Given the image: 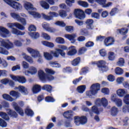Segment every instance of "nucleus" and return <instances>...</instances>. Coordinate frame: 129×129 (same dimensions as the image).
Instances as JSON below:
<instances>
[{
    "label": "nucleus",
    "instance_id": "obj_13",
    "mask_svg": "<svg viewBox=\"0 0 129 129\" xmlns=\"http://www.w3.org/2000/svg\"><path fill=\"white\" fill-rule=\"evenodd\" d=\"M10 34H11V32L9 30L4 27H0V36H1V37H3V38H7L8 35H10Z\"/></svg>",
    "mask_w": 129,
    "mask_h": 129
},
{
    "label": "nucleus",
    "instance_id": "obj_54",
    "mask_svg": "<svg viewBox=\"0 0 129 129\" xmlns=\"http://www.w3.org/2000/svg\"><path fill=\"white\" fill-rule=\"evenodd\" d=\"M24 58L25 59V60H26V61H27V62H29V63H32L33 62V58H32L31 56H29L27 55H25L24 56Z\"/></svg>",
    "mask_w": 129,
    "mask_h": 129
},
{
    "label": "nucleus",
    "instance_id": "obj_47",
    "mask_svg": "<svg viewBox=\"0 0 129 129\" xmlns=\"http://www.w3.org/2000/svg\"><path fill=\"white\" fill-rule=\"evenodd\" d=\"M80 62V57H77L72 61V64L73 65V66H77L78 64H79Z\"/></svg>",
    "mask_w": 129,
    "mask_h": 129
},
{
    "label": "nucleus",
    "instance_id": "obj_51",
    "mask_svg": "<svg viewBox=\"0 0 129 129\" xmlns=\"http://www.w3.org/2000/svg\"><path fill=\"white\" fill-rule=\"evenodd\" d=\"M96 94L95 92L93 91L91 89L90 91L86 92V95L89 96V97H91L92 95H95Z\"/></svg>",
    "mask_w": 129,
    "mask_h": 129
},
{
    "label": "nucleus",
    "instance_id": "obj_52",
    "mask_svg": "<svg viewBox=\"0 0 129 129\" xmlns=\"http://www.w3.org/2000/svg\"><path fill=\"white\" fill-rule=\"evenodd\" d=\"M24 58L25 59V60H26V61H27V62H29V63H32L33 62V58H32L31 56H29L27 55H25L24 56Z\"/></svg>",
    "mask_w": 129,
    "mask_h": 129
},
{
    "label": "nucleus",
    "instance_id": "obj_11",
    "mask_svg": "<svg viewBox=\"0 0 129 129\" xmlns=\"http://www.w3.org/2000/svg\"><path fill=\"white\" fill-rule=\"evenodd\" d=\"M11 77L13 80H14V81H18L20 83H26L27 82V80L26 79V78L23 76H16L14 75H11Z\"/></svg>",
    "mask_w": 129,
    "mask_h": 129
},
{
    "label": "nucleus",
    "instance_id": "obj_38",
    "mask_svg": "<svg viewBox=\"0 0 129 129\" xmlns=\"http://www.w3.org/2000/svg\"><path fill=\"white\" fill-rule=\"evenodd\" d=\"M30 74L31 75H35L37 72H38V71L37 70V68L34 67H30V68L29 69Z\"/></svg>",
    "mask_w": 129,
    "mask_h": 129
},
{
    "label": "nucleus",
    "instance_id": "obj_2",
    "mask_svg": "<svg viewBox=\"0 0 129 129\" xmlns=\"http://www.w3.org/2000/svg\"><path fill=\"white\" fill-rule=\"evenodd\" d=\"M38 76L39 79L41 80V81H52V80H54V77L53 76H47L42 70H39L38 71Z\"/></svg>",
    "mask_w": 129,
    "mask_h": 129
},
{
    "label": "nucleus",
    "instance_id": "obj_62",
    "mask_svg": "<svg viewBox=\"0 0 129 129\" xmlns=\"http://www.w3.org/2000/svg\"><path fill=\"white\" fill-rule=\"evenodd\" d=\"M45 101L47 102H54L55 99L52 97L48 96L45 98Z\"/></svg>",
    "mask_w": 129,
    "mask_h": 129
},
{
    "label": "nucleus",
    "instance_id": "obj_33",
    "mask_svg": "<svg viewBox=\"0 0 129 129\" xmlns=\"http://www.w3.org/2000/svg\"><path fill=\"white\" fill-rule=\"evenodd\" d=\"M103 109L99 110L96 105H94L92 107V111L95 113V114H99L100 111H102Z\"/></svg>",
    "mask_w": 129,
    "mask_h": 129
},
{
    "label": "nucleus",
    "instance_id": "obj_43",
    "mask_svg": "<svg viewBox=\"0 0 129 129\" xmlns=\"http://www.w3.org/2000/svg\"><path fill=\"white\" fill-rule=\"evenodd\" d=\"M115 74L117 75H121L123 74V70L121 68L118 67L115 69Z\"/></svg>",
    "mask_w": 129,
    "mask_h": 129
},
{
    "label": "nucleus",
    "instance_id": "obj_57",
    "mask_svg": "<svg viewBox=\"0 0 129 129\" xmlns=\"http://www.w3.org/2000/svg\"><path fill=\"white\" fill-rule=\"evenodd\" d=\"M91 17L94 19L99 20V18L100 17V15H99V14H98V13L94 12L92 13Z\"/></svg>",
    "mask_w": 129,
    "mask_h": 129
},
{
    "label": "nucleus",
    "instance_id": "obj_37",
    "mask_svg": "<svg viewBox=\"0 0 129 129\" xmlns=\"http://www.w3.org/2000/svg\"><path fill=\"white\" fill-rule=\"evenodd\" d=\"M42 44L44 45V46H46V47H49V48H53L54 46V43L52 42H49L47 41H43Z\"/></svg>",
    "mask_w": 129,
    "mask_h": 129
},
{
    "label": "nucleus",
    "instance_id": "obj_34",
    "mask_svg": "<svg viewBox=\"0 0 129 129\" xmlns=\"http://www.w3.org/2000/svg\"><path fill=\"white\" fill-rule=\"evenodd\" d=\"M86 89V86L82 85L78 87L77 90L79 93H83V92L85 91Z\"/></svg>",
    "mask_w": 129,
    "mask_h": 129
},
{
    "label": "nucleus",
    "instance_id": "obj_3",
    "mask_svg": "<svg viewBox=\"0 0 129 129\" xmlns=\"http://www.w3.org/2000/svg\"><path fill=\"white\" fill-rule=\"evenodd\" d=\"M75 123L76 125H80V124H85L87 123V117L85 116H75L74 117Z\"/></svg>",
    "mask_w": 129,
    "mask_h": 129
},
{
    "label": "nucleus",
    "instance_id": "obj_8",
    "mask_svg": "<svg viewBox=\"0 0 129 129\" xmlns=\"http://www.w3.org/2000/svg\"><path fill=\"white\" fill-rule=\"evenodd\" d=\"M106 62L104 60H100L97 63V66L99 67L100 71L102 72H106L108 70V67L105 65Z\"/></svg>",
    "mask_w": 129,
    "mask_h": 129
},
{
    "label": "nucleus",
    "instance_id": "obj_16",
    "mask_svg": "<svg viewBox=\"0 0 129 129\" xmlns=\"http://www.w3.org/2000/svg\"><path fill=\"white\" fill-rule=\"evenodd\" d=\"M10 29H12L11 32L14 35H16L17 36H24L25 34H26V32H22L17 28H15L14 27L10 28Z\"/></svg>",
    "mask_w": 129,
    "mask_h": 129
},
{
    "label": "nucleus",
    "instance_id": "obj_6",
    "mask_svg": "<svg viewBox=\"0 0 129 129\" xmlns=\"http://www.w3.org/2000/svg\"><path fill=\"white\" fill-rule=\"evenodd\" d=\"M48 15H49V16H47L45 14H44V13L41 14V16L43 19L47 20V21H51V20H53V18H57L59 16L58 13L54 12H50L48 13Z\"/></svg>",
    "mask_w": 129,
    "mask_h": 129
},
{
    "label": "nucleus",
    "instance_id": "obj_53",
    "mask_svg": "<svg viewBox=\"0 0 129 129\" xmlns=\"http://www.w3.org/2000/svg\"><path fill=\"white\" fill-rule=\"evenodd\" d=\"M24 58L25 59V60H26V61H27V62H29V63H32L33 62V58H32L31 56H29L27 55H25L24 56Z\"/></svg>",
    "mask_w": 129,
    "mask_h": 129
},
{
    "label": "nucleus",
    "instance_id": "obj_56",
    "mask_svg": "<svg viewBox=\"0 0 129 129\" xmlns=\"http://www.w3.org/2000/svg\"><path fill=\"white\" fill-rule=\"evenodd\" d=\"M58 15L61 18H66V17H67V14H66V12L63 10H60L58 12Z\"/></svg>",
    "mask_w": 129,
    "mask_h": 129
},
{
    "label": "nucleus",
    "instance_id": "obj_58",
    "mask_svg": "<svg viewBox=\"0 0 129 129\" xmlns=\"http://www.w3.org/2000/svg\"><path fill=\"white\" fill-rule=\"evenodd\" d=\"M101 92L106 95L109 94V89L107 88H103L101 89Z\"/></svg>",
    "mask_w": 129,
    "mask_h": 129
},
{
    "label": "nucleus",
    "instance_id": "obj_10",
    "mask_svg": "<svg viewBox=\"0 0 129 129\" xmlns=\"http://www.w3.org/2000/svg\"><path fill=\"white\" fill-rule=\"evenodd\" d=\"M7 26L8 28H15L16 27L19 30H21V31H25V26L19 23H8Z\"/></svg>",
    "mask_w": 129,
    "mask_h": 129
},
{
    "label": "nucleus",
    "instance_id": "obj_40",
    "mask_svg": "<svg viewBox=\"0 0 129 129\" xmlns=\"http://www.w3.org/2000/svg\"><path fill=\"white\" fill-rule=\"evenodd\" d=\"M0 116L4 118V119H5V120H10V117H9L8 114L4 112H0Z\"/></svg>",
    "mask_w": 129,
    "mask_h": 129
},
{
    "label": "nucleus",
    "instance_id": "obj_29",
    "mask_svg": "<svg viewBox=\"0 0 129 129\" xmlns=\"http://www.w3.org/2000/svg\"><path fill=\"white\" fill-rule=\"evenodd\" d=\"M10 16L12 17V18L14 19V20H17L18 22L20 21V18H21V16H20V15L16 13H11Z\"/></svg>",
    "mask_w": 129,
    "mask_h": 129
},
{
    "label": "nucleus",
    "instance_id": "obj_18",
    "mask_svg": "<svg viewBox=\"0 0 129 129\" xmlns=\"http://www.w3.org/2000/svg\"><path fill=\"white\" fill-rule=\"evenodd\" d=\"M15 89H19V91L24 95H27L29 93L28 89L23 86H19L18 87H16Z\"/></svg>",
    "mask_w": 129,
    "mask_h": 129
},
{
    "label": "nucleus",
    "instance_id": "obj_26",
    "mask_svg": "<svg viewBox=\"0 0 129 129\" xmlns=\"http://www.w3.org/2000/svg\"><path fill=\"white\" fill-rule=\"evenodd\" d=\"M3 98L4 99H5L6 100H8V101H14L15 100V99H14L13 97H12L10 95L7 94H4L2 95Z\"/></svg>",
    "mask_w": 129,
    "mask_h": 129
},
{
    "label": "nucleus",
    "instance_id": "obj_60",
    "mask_svg": "<svg viewBox=\"0 0 129 129\" xmlns=\"http://www.w3.org/2000/svg\"><path fill=\"white\" fill-rule=\"evenodd\" d=\"M50 65H51L52 66H54V67H56L57 68H59V67H60V64L57 63L56 61H50L49 62Z\"/></svg>",
    "mask_w": 129,
    "mask_h": 129
},
{
    "label": "nucleus",
    "instance_id": "obj_1",
    "mask_svg": "<svg viewBox=\"0 0 129 129\" xmlns=\"http://www.w3.org/2000/svg\"><path fill=\"white\" fill-rule=\"evenodd\" d=\"M4 2L6 3L8 6L13 8L15 10H17L18 11L22 10V5L21 4L16 2L13 1L12 0H3Z\"/></svg>",
    "mask_w": 129,
    "mask_h": 129
},
{
    "label": "nucleus",
    "instance_id": "obj_50",
    "mask_svg": "<svg viewBox=\"0 0 129 129\" xmlns=\"http://www.w3.org/2000/svg\"><path fill=\"white\" fill-rule=\"evenodd\" d=\"M116 105L118 106V107H120L122 105V101L120 99H117L114 101Z\"/></svg>",
    "mask_w": 129,
    "mask_h": 129
},
{
    "label": "nucleus",
    "instance_id": "obj_44",
    "mask_svg": "<svg viewBox=\"0 0 129 129\" xmlns=\"http://www.w3.org/2000/svg\"><path fill=\"white\" fill-rule=\"evenodd\" d=\"M44 57L46 60H52L53 59L52 55L48 52H44Z\"/></svg>",
    "mask_w": 129,
    "mask_h": 129
},
{
    "label": "nucleus",
    "instance_id": "obj_5",
    "mask_svg": "<svg viewBox=\"0 0 129 129\" xmlns=\"http://www.w3.org/2000/svg\"><path fill=\"white\" fill-rule=\"evenodd\" d=\"M95 104L97 106L102 105L104 107H106V106L108 105V101L104 97H103L101 99L98 98L95 101Z\"/></svg>",
    "mask_w": 129,
    "mask_h": 129
},
{
    "label": "nucleus",
    "instance_id": "obj_46",
    "mask_svg": "<svg viewBox=\"0 0 129 129\" xmlns=\"http://www.w3.org/2000/svg\"><path fill=\"white\" fill-rule=\"evenodd\" d=\"M0 54H3V55H9V51L6 49V48L0 47Z\"/></svg>",
    "mask_w": 129,
    "mask_h": 129
},
{
    "label": "nucleus",
    "instance_id": "obj_63",
    "mask_svg": "<svg viewBox=\"0 0 129 129\" xmlns=\"http://www.w3.org/2000/svg\"><path fill=\"white\" fill-rule=\"evenodd\" d=\"M55 25H56V26H59L60 27H65V26H66V24L63 21H57L55 23Z\"/></svg>",
    "mask_w": 129,
    "mask_h": 129
},
{
    "label": "nucleus",
    "instance_id": "obj_59",
    "mask_svg": "<svg viewBox=\"0 0 129 129\" xmlns=\"http://www.w3.org/2000/svg\"><path fill=\"white\" fill-rule=\"evenodd\" d=\"M42 36L45 40H49L51 39V37L46 33L42 32Z\"/></svg>",
    "mask_w": 129,
    "mask_h": 129
},
{
    "label": "nucleus",
    "instance_id": "obj_45",
    "mask_svg": "<svg viewBox=\"0 0 129 129\" xmlns=\"http://www.w3.org/2000/svg\"><path fill=\"white\" fill-rule=\"evenodd\" d=\"M78 4L83 8H88V3L86 2L80 1L78 2Z\"/></svg>",
    "mask_w": 129,
    "mask_h": 129
},
{
    "label": "nucleus",
    "instance_id": "obj_23",
    "mask_svg": "<svg viewBox=\"0 0 129 129\" xmlns=\"http://www.w3.org/2000/svg\"><path fill=\"white\" fill-rule=\"evenodd\" d=\"M70 51L68 52L69 56H73L75 55L77 53L76 49H75V46H71L69 48Z\"/></svg>",
    "mask_w": 129,
    "mask_h": 129
},
{
    "label": "nucleus",
    "instance_id": "obj_32",
    "mask_svg": "<svg viewBox=\"0 0 129 129\" xmlns=\"http://www.w3.org/2000/svg\"><path fill=\"white\" fill-rule=\"evenodd\" d=\"M128 30L127 28H122L121 29H117V32L119 34H121V35H126L127 34V32Z\"/></svg>",
    "mask_w": 129,
    "mask_h": 129
},
{
    "label": "nucleus",
    "instance_id": "obj_42",
    "mask_svg": "<svg viewBox=\"0 0 129 129\" xmlns=\"http://www.w3.org/2000/svg\"><path fill=\"white\" fill-rule=\"evenodd\" d=\"M29 35L32 37L33 39H38L40 37V34L38 32H30Z\"/></svg>",
    "mask_w": 129,
    "mask_h": 129
},
{
    "label": "nucleus",
    "instance_id": "obj_14",
    "mask_svg": "<svg viewBox=\"0 0 129 129\" xmlns=\"http://www.w3.org/2000/svg\"><path fill=\"white\" fill-rule=\"evenodd\" d=\"M65 38L71 41V43L74 44L75 42H76V40H75V38L77 37L76 34L73 33L72 34H66L64 35Z\"/></svg>",
    "mask_w": 129,
    "mask_h": 129
},
{
    "label": "nucleus",
    "instance_id": "obj_49",
    "mask_svg": "<svg viewBox=\"0 0 129 129\" xmlns=\"http://www.w3.org/2000/svg\"><path fill=\"white\" fill-rule=\"evenodd\" d=\"M29 13L30 14V15H31V16H33L34 18H41V15L39 13H37L36 12L29 11Z\"/></svg>",
    "mask_w": 129,
    "mask_h": 129
},
{
    "label": "nucleus",
    "instance_id": "obj_17",
    "mask_svg": "<svg viewBox=\"0 0 129 129\" xmlns=\"http://www.w3.org/2000/svg\"><path fill=\"white\" fill-rule=\"evenodd\" d=\"M13 106H14L15 110L20 114L22 116H24V111L21 107H20L19 106H18V104L16 103L15 102L13 103Z\"/></svg>",
    "mask_w": 129,
    "mask_h": 129
},
{
    "label": "nucleus",
    "instance_id": "obj_30",
    "mask_svg": "<svg viewBox=\"0 0 129 129\" xmlns=\"http://www.w3.org/2000/svg\"><path fill=\"white\" fill-rule=\"evenodd\" d=\"M118 112V109L116 107H113L111 109V115L112 116H115Z\"/></svg>",
    "mask_w": 129,
    "mask_h": 129
},
{
    "label": "nucleus",
    "instance_id": "obj_22",
    "mask_svg": "<svg viewBox=\"0 0 129 129\" xmlns=\"http://www.w3.org/2000/svg\"><path fill=\"white\" fill-rule=\"evenodd\" d=\"M94 21L92 19H88L86 21V24L87 25V28L89 30H93V26L92 24H93Z\"/></svg>",
    "mask_w": 129,
    "mask_h": 129
},
{
    "label": "nucleus",
    "instance_id": "obj_48",
    "mask_svg": "<svg viewBox=\"0 0 129 129\" xmlns=\"http://www.w3.org/2000/svg\"><path fill=\"white\" fill-rule=\"evenodd\" d=\"M124 64V59L123 58H120L118 61L117 62V65L120 66V67L123 66Z\"/></svg>",
    "mask_w": 129,
    "mask_h": 129
},
{
    "label": "nucleus",
    "instance_id": "obj_31",
    "mask_svg": "<svg viewBox=\"0 0 129 129\" xmlns=\"http://www.w3.org/2000/svg\"><path fill=\"white\" fill-rule=\"evenodd\" d=\"M45 72L47 73L46 76H52L55 74V72L52 69L46 68L45 70Z\"/></svg>",
    "mask_w": 129,
    "mask_h": 129
},
{
    "label": "nucleus",
    "instance_id": "obj_7",
    "mask_svg": "<svg viewBox=\"0 0 129 129\" xmlns=\"http://www.w3.org/2000/svg\"><path fill=\"white\" fill-rule=\"evenodd\" d=\"M74 15L79 20H84V19H85V13L80 9H76L74 12Z\"/></svg>",
    "mask_w": 129,
    "mask_h": 129
},
{
    "label": "nucleus",
    "instance_id": "obj_9",
    "mask_svg": "<svg viewBox=\"0 0 129 129\" xmlns=\"http://www.w3.org/2000/svg\"><path fill=\"white\" fill-rule=\"evenodd\" d=\"M123 101L127 105L123 106L122 111L123 112H129V94H126L124 97Z\"/></svg>",
    "mask_w": 129,
    "mask_h": 129
},
{
    "label": "nucleus",
    "instance_id": "obj_61",
    "mask_svg": "<svg viewBox=\"0 0 129 129\" xmlns=\"http://www.w3.org/2000/svg\"><path fill=\"white\" fill-rule=\"evenodd\" d=\"M117 11H118V9H117V8H113L109 13L110 16H114V15H115V14L117 13Z\"/></svg>",
    "mask_w": 129,
    "mask_h": 129
},
{
    "label": "nucleus",
    "instance_id": "obj_19",
    "mask_svg": "<svg viewBox=\"0 0 129 129\" xmlns=\"http://www.w3.org/2000/svg\"><path fill=\"white\" fill-rule=\"evenodd\" d=\"M90 89H91L93 91L95 92V94H97L98 90H100V84H99V83L94 84L91 85Z\"/></svg>",
    "mask_w": 129,
    "mask_h": 129
},
{
    "label": "nucleus",
    "instance_id": "obj_4",
    "mask_svg": "<svg viewBox=\"0 0 129 129\" xmlns=\"http://www.w3.org/2000/svg\"><path fill=\"white\" fill-rule=\"evenodd\" d=\"M0 43L1 46L4 47L6 49H8V50L14 48V43L9 40L6 41L5 39L0 38Z\"/></svg>",
    "mask_w": 129,
    "mask_h": 129
},
{
    "label": "nucleus",
    "instance_id": "obj_36",
    "mask_svg": "<svg viewBox=\"0 0 129 129\" xmlns=\"http://www.w3.org/2000/svg\"><path fill=\"white\" fill-rule=\"evenodd\" d=\"M8 114L11 117H18V114L15 111H13L11 109L8 110Z\"/></svg>",
    "mask_w": 129,
    "mask_h": 129
},
{
    "label": "nucleus",
    "instance_id": "obj_27",
    "mask_svg": "<svg viewBox=\"0 0 129 129\" xmlns=\"http://www.w3.org/2000/svg\"><path fill=\"white\" fill-rule=\"evenodd\" d=\"M40 4L45 10H49V8H50V5H49V4L45 1H41Z\"/></svg>",
    "mask_w": 129,
    "mask_h": 129
},
{
    "label": "nucleus",
    "instance_id": "obj_55",
    "mask_svg": "<svg viewBox=\"0 0 129 129\" xmlns=\"http://www.w3.org/2000/svg\"><path fill=\"white\" fill-rule=\"evenodd\" d=\"M24 58L25 59V60H26V61H27V62H29V63H32L33 62V58H32L31 56H29L27 55H25L24 56Z\"/></svg>",
    "mask_w": 129,
    "mask_h": 129
},
{
    "label": "nucleus",
    "instance_id": "obj_39",
    "mask_svg": "<svg viewBox=\"0 0 129 129\" xmlns=\"http://www.w3.org/2000/svg\"><path fill=\"white\" fill-rule=\"evenodd\" d=\"M43 90H46L48 92H51L52 91V86L49 85H45L42 88Z\"/></svg>",
    "mask_w": 129,
    "mask_h": 129
},
{
    "label": "nucleus",
    "instance_id": "obj_12",
    "mask_svg": "<svg viewBox=\"0 0 129 129\" xmlns=\"http://www.w3.org/2000/svg\"><path fill=\"white\" fill-rule=\"evenodd\" d=\"M27 50L34 58H36V57H41L40 52L37 49H34L31 47H28Z\"/></svg>",
    "mask_w": 129,
    "mask_h": 129
},
{
    "label": "nucleus",
    "instance_id": "obj_21",
    "mask_svg": "<svg viewBox=\"0 0 129 129\" xmlns=\"http://www.w3.org/2000/svg\"><path fill=\"white\" fill-rule=\"evenodd\" d=\"M113 43H114V39H113L111 37H108L106 38L104 40V44L105 46H111V45H113Z\"/></svg>",
    "mask_w": 129,
    "mask_h": 129
},
{
    "label": "nucleus",
    "instance_id": "obj_64",
    "mask_svg": "<svg viewBox=\"0 0 129 129\" xmlns=\"http://www.w3.org/2000/svg\"><path fill=\"white\" fill-rule=\"evenodd\" d=\"M108 59L111 61H112V60H114V53L112 52H109Z\"/></svg>",
    "mask_w": 129,
    "mask_h": 129
},
{
    "label": "nucleus",
    "instance_id": "obj_35",
    "mask_svg": "<svg viewBox=\"0 0 129 129\" xmlns=\"http://www.w3.org/2000/svg\"><path fill=\"white\" fill-rule=\"evenodd\" d=\"M55 41L56 43H57V44H65V40L61 37H56Z\"/></svg>",
    "mask_w": 129,
    "mask_h": 129
},
{
    "label": "nucleus",
    "instance_id": "obj_24",
    "mask_svg": "<svg viewBox=\"0 0 129 129\" xmlns=\"http://www.w3.org/2000/svg\"><path fill=\"white\" fill-rule=\"evenodd\" d=\"M125 90L123 89H119L116 91V94L119 97H123L126 94Z\"/></svg>",
    "mask_w": 129,
    "mask_h": 129
},
{
    "label": "nucleus",
    "instance_id": "obj_20",
    "mask_svg": "<svg viewBox=\"0 0 129 129\" xmlns=\"http://www.w3.org/2000/svg\"><path fill=\"white\" fill-rule=\"evenodd\" d=\"M24 8L27 11H35L36 10L32 4L26 1L24 2Z\"/></svg>",
    "mask_w": 129,
    "mask_h": 129
},
{
    "label": "nucleus",
    "instance_id": "obj_28",
    "mask_svg": "<svg viewBox=\"0 0 129 129\" xmlns=\"http://www.w3.org/2000/svg\"><path fill=\"white\" fill-rule=\"evenodd\" d=\"M10 95L11 96H13V97H16V98H19L20 96H21V94L19 93V92H17L16 91H11L10 92Z\"/></svg>",
    "mask_w": 129,
    "mask_h": 129
},
{
    "label": "nucleus",
    "instance_id": "obj_25",
    "mask_svg": "<svg viewBox=\"0 0 129 129\" xmlns=\"http://www.w3.org/2000/svg\"><path fill=\"white\" fill-rule=\"evenodd\" d=\"M32 91L33 93H38L41 91V86L39 85H35L32 88Z\"/></svg>",
    "mask_w": 129,
    "mask_h": 129
},
{
    "label": "nucleus",
    "instance_id": "obj_15",
    "mask_svg": "<svg viewBox=\"0 0 129 129\" xmlns=\"http://www.w3.org/2000/svg\"><path fill=\"white\" fill-rule=\"evenodd\" d=\"M64 117L67 118L70 121L73 120V115L72 114V110H68L63 113V114Z\"/></svg>",
    "mask_w": 129,
    "mask_h": 129
},
{
    "label": "nucleus",
    "instance_id": "obj_41",
    "mask_svg": "<svg viewBox=\"0 0 129 129\" xmlns=\"http://www.w3.org/2000/svg\"><path fill=\"white\" fill-rule=\"evenodd\" d=\"M25 113L28 116H33L34 115V112L30 108L27 107L25 110Z\"/></svg>",
    "mask_w": 129,
    "mask_h": 129
}]
</instances>
